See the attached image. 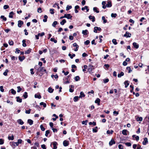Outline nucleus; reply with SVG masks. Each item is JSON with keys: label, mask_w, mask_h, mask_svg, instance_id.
<instances>
[{"label": "nucleus", "mask_w": 149, "mask_h": 149, "mask_svg": "<svg viewBox=\"0 0 149 149\" xmlns=\"http://www.w3.org/2000/svg\"><path fill=\"white\" fill-rule=\"evenodd\" d=\"M38 70L39 72H46V70L43 67H40L38 69Z\"/></svg>", "instance_id": "obj_1"}, {"label": "nucleus", "mask_w": 149, "mask_h": 149, "mask_svg": "<svg viewBox=\"0 0 149 149\" xmlns=\"http://www.w3.org/2000/svg\"><path fill=\"white\" fill-rule=\"evenodd\" d=\"M131 36V33H129L128 32L126 31L124 35V36L126 38L130 37Z\"/></svg>", "instance_id": "obj_2"}, {"label": "nucleus", "mask_w": 149, "mask_h": 149, "mask_svg": "<svg viewBox=\"0 0 149 149\" xmlns=\"http://www.w3.org/2000/svg\"><path fill=\"white\" fill-rule=\"evenodd\" d=\"M101 30V28L100 27H95L94 28V32L95 33L97 32V30L100 31Z\"/></svg>", "instance_id": "obj_3"}, {"label": "nucleus", "mask_w": 149, "mask_h": 149, "mask_svg": "<svg viewBox=\"0 0 149 149\" xmlns=\"http://www.w3.org/2000/svg\"><path fill=\"white\" fill-rule=\"evenodd\" d=\"M70 89H69V91L71 93H72L74 91V86L73 85H71L70 86Z\"/></svg>", "instance_id": "obj_4"}, {"label": "nucleus", "mask_w": 149, "mask_h": 149, "mask_svg": "<svg viewBox=\"0 0 149 149\" xmlns=\"http://www.w3.org/2000/svg\"><path fill=\"white\" fill-rule=\"evenodd\" d=\"M23 24V22L21 20H19L18 22V26L19 27H21L22 25Z\"/></svg>", "instance_id": "obj_5"}, {"label": "nucleus", "mask_w": 149, "mask_h": 149, "mask_svg": "<svg viewBox=\"0 0 149 149\" xmlns=\"http://www.w3.org/2000/svg\"><path fill=\"white\" fill-rule=\"evenodd\" d=\"M65 14V18L68 19H71L72 16L70 14Z\"/></svg>", "instance_id": "obj_6"}, {"label": "nucleus", "mask_w": 149, "mask_h": 149, "mask_svg": "<svg viewBox=\"0 0 149 149\" xmlns=\"http://www.w3.org/2000/svg\"><path fill=\"white\" fill-rule=\"evenodd\" d=\"M148 143V140L147 138H145L144 139V141L142 142L143 145H146Z\"/></svg>", "instance_id": "obj_7"}, {"label": "nucleus", "mask_w": 149, "mask_h": 149, "mask_svg": "<svg viewBox=\"0 0 149 149\" xmlns=\"http://www.w3.org/2000/svg\"><path fill=\"white\" fill-rule=\"evenodd\" d=\"M82 33L84 35L86 36L88 33V32L87 30H83Z\"/></svg>", "instance_id": "obj_8"}, {"label": "nucleus", "mask_w": 149, "mask_h": 149, "mask_svg": "<svg viewBox=\"0 0 149 149\" xmlns=\"http://www.w3.org/2000/svg\"><path fill=\"white\" fill-rule=\"evenodd\" d=\"M89 18L91 20L92 19V21L93 22H94L95 21V19L94 16H91L90 15L89 17Z\"/></svg>", "instance_id": "obj_9"}, {"label": "nucleus", "mask_w": 149, "mask_h": 149, "mask_svg": "<svg viewBox=\"0 0 149 149\" xmlns=\"http://www.w3.org/2000/svg\"><path fill=\"white\" fill-rule=\"evenodd\" d=\"M53 144L54 146L53 149H56L57 148L56 146L58 144L57 143L56 141H54L53 142Z\"/></svg>", "instance_id": "obj_10"}, {"label": "nucleus", "mask_w": 149, "mask_h": 149, "mask_svg": "<svg viewBox=\"0 0 149 149\" xmlns=\"http://www.w3.org/2000/svg\"><path fill=\"white\" fill-rule=\"evenodd\" d=\"M17 123L21 125H22L24 123L23 121L21 119H19L17 120Z\"/></svg>", "instance_id": "obj_11"}, {"label": "nucleus", "mask_w": 149, "mask_h": 149, "mask_svg": "<svg viewBox=\"0 0 149 149\" xmlns=\"http://www.w3.org/2000/svg\"><path fill=\"white\" fill-rule=\"evenodd\" d=\"M133 45L134 47L136 49H138L139 47V45L137 44V43L135 42H134L133 43Z\"/></svg>", "instance_id": "obj_12"}, {"label": "nucleus", "mask_w": 149, "mask_h": 149, "mask_svg": "<svg viewBox=\"0 0 149 149\" xmlns=\"http://www.w3.org/2000/svg\"><path fill=\"white\" fill-rule=\"evenodd\" d=\"M115 141L111 139V141L109 142V145L110 146L112 145L113 144H115Z\"/></svg>", "instance_id": "obj_13"}, {"label": "nucleus", "mask_w": 149, "mask_h": 149, "mask_svg": "<svg viewBox=\"0 0 149 149\" xmlns=\"http://www.w3.org/2000/svg\"><path fill=\"white\" fill-rule=\"evenodd\" d=\"M127 130H123L122 131V134L124 135H127Z\"/></svg>", "instance_id": "obj_14"}, {"label": "nucleus", "mask_w": 149, "mask_h": 149, "mask_svg": "<svg viewBox=\"0 0 149 149\" xmlns=\"http://www.w3.org/2000/svg\"><path fill=\"white\" fill-rule=\"evenodd\" d=\"M106 5L107 7H111L112 6L111 2V1H108Z\"/></svg>", "instance_id": "obj_15"}, {"label": "nucleus", "mask_w": 149, "mask_h": 149, "mask_svg": "<svg viewBox=\"0 0 149 149\" xmlns=\"http://www.w3.org/2000/svg\"><path fill=\"white\" fill-rule=\"evenodd\" d=\"M69 144L68 141H64L63 142V145L64 146H68Z\"/></svg>", "instance_id": "obj_16"}, {"label": "nucleus", "mask_w": 149, "mask_h": 149, "mask_svg": "<svg viewBox=\"0 0 149 149\" xmlns=\"http://www.w3.org/2000/svg\"><path fill=\"white\" fill-rule=\"evenodd\" d=\"M16 98H17V102L21 103L22 102V99L21 98H20V97H16Z\"/></svg>", "instance_id": "obj_17"}, {"label": "nucleus", "mask_w": 149, "mask_h": 149, "mask_svg": "<svg viewBox=\"0 0 149 149\" xmlns=\"http://www.w3.org/2000/svg\"><path fill=\"white\" fill-rule=\"evenodd\" d=\"M22 140L21 139H19L18 140L17 142H16V146H18L19 144H21L22 142Z\"/></svg>", "instance_id": "obj_18"}, {"label": "nucleus", "mask_w": 149, "mask_h": 149, "mask_svg": "<svg viewBox=\"0 0 149 149\" xmlns=\"http://www.w3.org/2000/svg\"><path fill=\"white\" fill-rule=\"evenodd\" d=\"M14 13H13V11L9 13V17L10 18H12L13 17V15H14Z\"/></svg>", "instance_id": "obj_19"}, {"label": "nucleus", "mask_w": 149, "mask_h": 149, "mask_svg": "<svg viewBox=\"0 0 149 149\" xmlns=\"http://www.w3.org/2000/svg\"><path fill=\"white\" fill-rule=\"evenodd\" d=\"M25 58L24 56H19V59L20 61H22L25 59Z\"/></svg>", "instance_id": "obj_20"}, {"label": "nucleus", "mask_w": 149, "mask_h": 149, "mask_svg": "<svg viewBox=\"0 0 149 149\" xmlns=\"http://www.w3.org/2000/svg\"><path fill=\"white\" fill-rule=\"evenodd\" d=\"M85 96V95L83 92H81L80 93V95L79 96V98H82V97H84Z\"/></svg>", "instance_id": "obj_21"}, {"label": "nucleus", "mask_w": 149, "mask_h": 149, "mask_svg": "<svg viewBox=\"0 0 149 149\" xmlns=\"http://www.w3.org/2000/svg\"><path fill=\"white\" fill-rule=\"evenodd\" d=\"M28 122L30 125H31L33 124V121L30 119L28 120Z\"/></svg>", "instance_id": "obj_22"}, {"label": "nucleus", "mask_w": 149, "mask_h": 149, "mask_svg": "<svg viewBox=\"0 0 149 149\" xmlns=\"http://www.w3.org/2000/svg\"><path fill=\"white\" fill-rule=\"evenodd\" d=\"M124 83L125 85V87L126 88L127 87V86L129 84L128 83V81H125Z\"/></svg>", "instance_id": "obj_23"}, {"label": "nucleus", "mask_w": 149, "mask_h": 149, "mask_svg": "<svg viewBox=\"0 0 149 149\" xmlns=\"http://www.w3.org/2000/svg\"><path fill=\"white\" fill-rule=\"evenodd\" d=\"M31 49L29 48L26 51H25V54H29L31 52Z\"/></svg>", "instance_id": "obj_24"}, {"label": "nucleus", "mask_w": 149, "mask_h": 149, "mask_svg": "<svg viewBox=\"0 0 149 149\" xmlns=\"http://www.w3.org/2000/svg\"><path fill=\"white\" fill-rule=\"evenodd\" d=\"M54 89H52L50 87H49L48 88V91L50 93H52L53 92Z\"/></svg>", "instance_id": "obj_25"}, {"label": "nucleus", "mask_w": 149, "mask_h": 149, "mask_svg": "<svg viewBox=\"0 0 149 149\" xmlns=\"http://www.w3.org/2000/svg\"><path fill=\"white\" fill-rule=\"evenodd\" d=\"M98 8H97L96 7H95L93 8V11L94 12H96L97 13H98L99 12V11L98 10Z\"/></svg>", "instance_id": "obj_26"}, {"label": "nucleus", "mask_w": 149, "mask_h": 149, "mask_svg": "<svg viewBox=\"0 0 149 149\" xmlns=\"http://www.w3.org/2000/svg\"><path fill=\"white\" fill-rule=\"evenodd\" d=\"M66 22V21L65 19H63L62 21L60 22V24L61 25H63Z\"/></svg>", "instance_id": "obj_27"}, {"label": "nucleus", "mask_w": 149, "mask_h": 149, "mask_svg": "<svg viewBox=\"0 0 149 149\" xmlns=\"http://www.w3.org/2000/svg\"><path fill=\"white\" fill-rule=\"evenodd\" d=\"M124 74V73L123 72H121L120 74H119L118 75V77H120L121 76H123Z\"/></svg>", "instance_id": "obj_28"}, {"label": "nucleus", "mask_w": 149, "mask_h": 149, "mask_svg": "<svg viewBox=\"0 0 149 149\" xmlns=\"http://www.w3.org/2000/svg\"><path fill=\"white\" fill-rule=\"evenodd\" d=\"M100 100L99 98H97L96 100L95 101V102L96 103H97L98 105H99L100 104Z\"/></svg>", "instance_id": "obj_29"}, {"label": "nucleus", "mask_w": 149, "mask_h": 149, "mask_svg": "<svg viewBox=\"0 0 149 149\" xmlns=\"http://www.w3.org/2000/svg\"><path fill=\"white\" fill-rule=\"evenodd\" d=\"M35 98H38V99H40L41 98V96L40 94H35Z\"/></svg>", "instance_id": "obj_30"}, {"label": "nucleus", "mask_w": 149, "mask_h": 149, "mask_svg": "<svg viewBox=\"0 0 149 149\" xmlns=\"http://www.w3.org/2000/svg\"><path fill=\"white\" fill-rule=\"evenodd\" d=\"M48 17L47 15H45L44 16V19H43V21L44 22H46L47 21V19Z\"/></svg>", "instance_id": "obj_31"}, {"label": "nucleus", "mask_w": 149, "mask_h": 149, "mask_svg": "<svg viewBox=\"0 0 149 149\" xmlns=\"http://www.w3.org/2000/svg\"><path fill=\"white\" fill-rule=\"evenodd\" d=\"M8 139L9 140H13L14 139V136L12 135L11 136H8Z\"/></svg>", "instance_id": "obj_32"}, {"label": "nucleus", "mask_w": 149, "mask_h": 149, "mask_svg": "<svg viewBox=\"0 0 149 149\" xmlns=\"http://www.w3.org/2000/svg\"><path fill=\"white\" fill-rule=\"evenodd\" d=\"M79 97L77 96L74 97L73 99L74 101V102H76L78 100Z\"/></svg>", "instance_id": "obj_33"}, {"label": "nucleus", "mask_w": 149, "mask_h": 149, "mask_svg": "<svg viewBox=\"0 0 149 149\" xmlns=\"http://www.w3.org/2000/svg\"><path fill=\"white\" fill-rule=\"evenodd\" d=\"M68 56L70 57V58L71 59H72L73 58V57H74L75 56V55L74 54H73L72 55L71 54L69 53L68 54Z\"/></svg>", "instance_id": "obj_34"}, {"label": "nucleus", "mask_w": 149, "mask_h": 149, "mask_svg": "<svg viewBox=\"0 0 149 149\" xmlns=\"http://www.w3.org/2000/svg\"><path fill=\"white\" fill-rule=\"evenodd\" d=\"M22 46L24 47H25L26 46V43H25L26 41L25 40H24L22 41Z\"/></svg>", "instance_id": "obj_35"}, {"label": "nucleus", "mask_w": 149, "mask_h": 149, "mask_svg": "<svg viewBox=\"0 0 149 149\" xmlns=\"http://www.w3.org/2000/svg\"><path fill=\"white\" fill-rule=\"evenodd\" d=\"M23 96L25 99L27 98L28 97L27 93L26 92H25L23 95Z\"/></svg>", "instance_id": "obj_36"}, {"label": "nucleus", "mask_w": 149, "mask_h": 149, "mask_svg": "<svg viewBox=\"0 0 149 149\" xmlns=\"http://www.w3.org/2000/svg\"><path fill=\"white\" fill-rule=\"evenodd\" d=\"M113 132V130H111V131L109 130H108L107 131V133L108 134H112Z\"/></svg>", "instance_id": "obj_37"}, {"label": "nucleus", "mask_w": 149, "mask_h": 149, "mask_svg": "<svg viewBox=\"0 0 149 149\" xmlns=\"http://www.w3.org/2000/svg\"><path fill=\"white\" fill-rule=\"evenodd\" d=\"M40 105H43L44 107H46V104L42 102H40Z\"/></svg>", "instance_id": "obj_38"}, {"label": "nucleus", "mask_w": 149, "mask_h": 149, "mask_svg": "<svg viewBox=\"0 0 149 149\" xmlns=\"http://www.w3.org/2000/svg\"><path fill=\"white\" fill-rule=\"evenodd\" d=\"M55 51H56V50H55V48H53L51 50V49H49V52H50V53H54L55 52Z\"/></svg>", "instance_id": "obj_39"}, {"label": "nucleus", "mask_w": 149, "mask_h": 149, "mask_svg": "<svg viewBox=\"0 0 149 149\" xmlns=\"http://www.w3.org/2000/svg\"><path fill=\"white\" fill-rule=\"evenodd\" d=\"M126 69L128 71V72L129 73H130L132 71V70H131V68L130 67H127L126 68Z\"/></svg>", "instance_id": "obj_40"}, {"label": "nucleus", "mask_w": 149, "mask_h": 149, "mask_svg": "<svg viewBox=\"0 0 149 149\" xmlns=\"http://www.w3.org/2000/svg\"><path fill=\"white\" fill-rule=\"evenodd\" d=\"M57 24V22L56 21H54L52 24V26L54 27H55L56 25Z\"/></svg>", "instance_id": "obj_41"}, {"label": "nucleus", "mask_w": 149, "mask_h": 149, "mask_svg": "<svg viewBox=\"0 0 149 149\" xmlns=\"http://www.w3.org/2000/svg\"><path fill=\"white\" fill-rule=\"evenodd\" d=\"M1 18L4 21H6L7 20L6 18L3 15H1Z\"/></svg>", "instance_id": "obj_42"}, {"label": "nucleus", "mask_w": 149, "mask_h": 149, "mask_svg": "<svg viewBox=\"0 0 149 149\" xmlns=\"http://www.w3.org/2000/svg\"><path fill=\"white\" fill-rule=\"evenodd\" d=\"M102 19L103 20V23H105L107 22V20L105 19V17L104 16L102 17Z\"/></svg>", "instance_id": "obj_43"}, {"label": "nucleus", "mask_w": 149, "mask_h": 149, "mask_svg": "<svg viewBox=\"0 0 149 149\" xmlns=\"http://www.w3.org/2000/svg\"><path fill=\"white\" fill-rule=\"evenodd\" d=\"M10 91H11V93L13 95H15L16 94V91L15 90H14L13 89H11Z\"/></svg>", "instance_id": "obj_44"}, {"label": "nucleus", "mask_w": 149, "mask_h": 149, "mask_svg": "<svg viewBox=\"0 0 149 149\" xmlns=\"http://www.w3.org/2000/svg\"><path fill=\"white\" fill-rule=\"evenodd\" d=\"M17 92L18 93H19L21 90H22V88L20 87V86H18L17 87Z\"/></svg>", "instance_id": "obj_45"}, {"label": "nucleus", "mask_w": 149, "mask_h": 149, "mask_svg": "<svg viewBox=\"0 0 149 149\" xmlns=\"http://www.w3.org/2000/svg\"><path fill=\"white\" fill-rule=\"evenodd\" d=\"M72 6H71L68 5L66 8V10H68L70 9H71L72 8Z\"/></svg>", "instance_id": "obj_46"}, {"label": "nucleus", "mask_w": 149, "mask_h": 149, "mask_svg": "<svg viewBox=\"0 0 149 149\" xmlns=\"http://www.w3.org/2000/svg\"><path fill=\"white\" fill-rule=\"evenodd\" d=\"M8 70L7 69H6L5 70V72H3V74L4 76H7V73L8 72Z\"/></svg>", "instance_id": "obj_47"}, {"label": "nucleus", "mask_w": 149, "mask_h": 149, "mask_svg": "<svg viewBox=\"0 0 149 149\" xmlns=\"http://www.w3.org/2000/svg\"><path fill=\"white\" fill-rule=\"evenodd\" d=\"M74 79L75 81H78L80 79L79 77V76H77L75 77Z\"/></svg>", "instance_id": "obj_48"}, {"label": "nucleus", "mask_w": 149, "mask_h": 149, "mask_svg": "<svg viewBox=\"0 0 149 149\" xmlns=\"http://www.w3.org/2000/svg\"><path fill=\"white\" fill-rule=\"evenodd\" d=\"M112 42L113 44L115 45H116L117 44V42H116V40L115 39H113L112 40Z\"/></svg>", "instance_id": "obj_49"}, {"label": "nucleus", "mask_w": 149, "mask_h": 149, "mask_svg": "<svg viewBox=\"0 0 149 149\" xmlns=\"http://www.w3.org/2000/svg\"><path fill=\"white\" fill-rule=\"evenodd\" d=\"M137 121H142L143 120V118L142 117H138L136 119Z\"/></svg>", "instance_id": "obj_50"}, {"label": "nucleus", "mask_w": 149, "mask_h": 149, "mask_svg": "<svg viewBox=\"0 0 149 149\" xmlns=\"http://www.w3.org/2000/svg\"><path fill=\"white\" fill-rule=\"evenodd\" d=\"M92 66H90V67L88 69V71L89 72H92Z\"/></svg>", "instance_id": "obj_51"}, {"label": "nucleus", "mask_w": 149, "mask_h": 149, "mask_svg": "<svg viewBox=\"0 0 149 149\" xmlns=\"http://www.w3.org/2000/svg\"><path fill=\"white\" fill-rule=\"evenodd\" d=\"M111 16L112 17H115L117 16V14L116 13L114 14L113 13H112L111 15Z\"/></svg>", "instance_id": "obj_52"}, {"label": "nucleus", "mask_w": 149, "mask_h": 149, "mask_svg": "<svg viewBox=\"0 0 149 149\" xmlns=\"http://www.w3.org/2000/svg\"><path fill=\"white\" fill-rule=\"evenodd\" d=\"M50 40L51 41L54 42L55 43H56L57 41L56 40H55L54 38H51L50 39Z\"/></svg>", "instance_id": "obj_53"}, {"label": "nucleus", "mask_w": 149, "mask_h": 149, "mask_svg": "<svg viewBox=\"0 0 149 149\" xmlns=\"http://www.w3.org/2000/svg\"><path fill=\"white\" fill-rule=\"evenodd\" d=\"M89 125H93L95 126L96 125V123L95 122H90L89 123Z\"/></svg>", "instance_id": "obj_54"}, {"label": "nucleus", "mask_w": 149, "mask_h": 149, "mask_svg": "<svg viewBox=\"0 0 149 149\" xmlns=\"http://www.w3.org/2000/svg\"><path fill=\"white\" fill-rule=\"evenodd\" d=\"M50 133L49 131V130H47L46 131L45 136H47L48 134H49Z\"/></svg>", "instance_id": "obj_55"}, {"label": "nucleus", "mask_w": 149, "mask_h": 149, "mask_svg": "<svg viewBox=\"0 0 149 149\" xmlns=\"http://www.w3.org/2000/svg\"><path fill=\"white\" fill-rule=\"evenodd\" d=\"M0 91L2 92L4 91V89H3V86H0Z\"/></svg>", "instance_id": "obj_56"}, {"label": "nucleus", "mask_w": 149, "mask_h": 149, "mask_svg": "<svg viewBox=\"0 0 149 149\" xmlns=\"http://www.w3.org/2000/svg\"><path fill=\"white\" fill-rule=\"evenodd\" d=\"M54 9H50L49 11L50 12V13L52 14H54Z\"/></svg>", "instance_id": "obj_57"}, {"label": "nucleus", "mask_w": 149, "mask_h": 149, "mask_svg": "<svg viewBox=\"0 0 149 149\" xmlns=\"http://www.w3.org/2000/svg\"><path fill=\"white\" fill-rule=\"evenodd\" d=\"M40 128L42 131H44L45 130V128L42 125H40Z\"/></svg>", "instance_id": "obj_58"}, {"label": "nucleus", "mask_w": 149, "mask_h": 149, "mask_svg": "<svg viewBox=\"0 0 149 149\" xmlns=\"http://www.w3.org/2000/svg\"><path fill=\"white\" fill-rule=\"evenodd\" d=\"M73 45L74 47H76V48H79V46L77 45L76 43H74L73 44Z\"/></svg>", "instance_id": "obj_59"}, {"label": "nucleus", "mask_w": 149, "mask_h": 149, "mask_svg": "<svg viewBox=\"0 0 149 149\" xmlns=\"http://www.w3.org/2000/svg\"><path fill=\"white\" fill-rule=\"evenodd\" d=\"M109 81V79H104L103 81L104 83H106L108 82Z\"/></svg>", "instance_id": "obj_60"}, {"label": "nucleus", "mask_w": 149, "mask_h": 149, "mask_svg": "<svg viewBox=\"0 0 149 149\" xmlns=\"http://www.w3.org/2000/svg\"><path fill=\"white\" fill-rule=\"evenodd\" d=\"M90 42V41L89 40H87L86 41L84 42V44L85 45H88Z\"/></svg>", "instance_id": "obj_61"}, {"label": "nucleus", "mask_w": 149, "mask_h": 149, "mask_svg": "<svg viewBox=\"0 0 149 149\" xmlns=\"http://www.w3.org/2000/svg\"><path fill=\"white\" fill-rule=\"evenodd\" d=\"M9 7V6L7 5H5L3 6V8L4 9H6Z\"/></svg>", "instance_id": "obj_62"}, {"label": "nucleus", "mask_w": 149, "mask_h": 149, "mask_svg": "<svg viewBox=\"0 0 149 149\" xmlns=\"http://www.w3.org/2000/svg\"><path fill=\"white\" fill-rule=\"evenodd\" d=\"M38 34L39 36H40L42 37L45 35V33L44 32H42L41 33H38Z\"/></svg>", "instance_id": "obj_63"}, {"label": "nucleus", "mask_w": 149, "mask_h": 149, "mask_svg": "<svg viewBox=\"0 0 149 149\" xmlns=\"http://www.w3.org/2000/svg\"><path fill=\"white\" fill-rule=\"evenodd\" d=\"M118 147L119 149H123V146L121 144H119Z\"/></svg>", "instance_id": "obj_64"}]
</instances>
